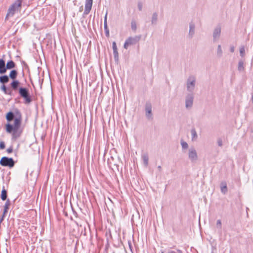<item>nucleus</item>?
Here are the masks:
<instances>
[{
    "mask_svg": "<svg viewBox=\"0 0 253 253\" xmlns=\"http://www.w3.org/2000/svg\"><path fill=\"white\" fill-rule=\"evenodd\" d=\"M158 21V14L157 12H154L152 15L151 23L152 24H156Z\"/></svg>",
    "mask_w": 253,
    "mask_h": 253,
    "instance_id": "nucleus-21",
    "label": "nucleus"
},
{
    "mask_svg": "<svg viewBox=\"0 0 253 253\" xmlns=\"http://www.w3.org/2000/svg\"><path fill=\"white\" fill-rule=\"evenodd\" d=\"M22 75H23V76H24V73L23 71H22Z\"/></svg>",
    "mask_w": 253,
    "mask_h": 253,
    "instance_id": "nucleus-45",
    "label": "nucleus"
},
{
    "mask_svg": "<svg viewBox=\"0 0 253 253\" xmlns=\"http://www.w3.org/2000/svg\"><path fill=\"white\" fill-rule=\"evenodd\" d=\"M18 73L16 70H11L8 76L9 78L12 80L9 85L15 92H18L19 97L24 99V103L29 104L32 101V96L30 95L29 89L27 87L20 86V82L16 80Z\"/></svg>",
    "mask_w": 253,
    "mask_h": 253,
    "instance_id": "nucleus-2",
    "label": "nucleus"
},
{
    "mask_svg": "<svg viewBox=\"0 0 253 253\" xmlns=\"http://www.w3.org/2000/svg\"><path fill=\"white\" fill-rule=\"evenodd\" d=\"M105 35L107 37H109V30L108 29V30H105Z\"/></svg>",
    "mask_w": 253,
    "mask_h": 253,
    "instance_id": "nucleus-37",
    "label": "nucleus"
},
{
    "mask_svg": "<svg viewBox=\"0 0 253 253\" xmlns=\"http://www.w3.org/2000/svg\"><path fill=\"white\" fill-rule=\"evenodd\" d=\"M131 27L133 31L134 32H136L137 29V25L136 22L134 20H132L131 22Z\"/></svg>",
    "mask_w": 253,
    "mask_h": 253,
    "instance_id": "nucleus-24",
    "label": "nucleus"
},
{
    "mask_svg": "<svg viewBox=\"0 0 253 253\" xmlns=\"http://www.w3.org/2000/svg\"><path fill=\"white\" fill-rule=\"evenodd\" d=\"M181 144L183 149H187L188 147V145L186 142L182 141L181 142Z\"/></svg>",
    "mask_w": 253,
    "mask_h": 253,
    "instance_id": "nucleus-30",
    "label": "nucleus"
},
{
    "mask_svg": "<svg viewBox=\"0 0 253 253\" xmlns=\"http://www.w3.org/2000/svg\"><path fill=\"white\" fill-rule=\"evenodd\" d=\"M167 253H177L174 251L169 250L168 252Z\"/></svg>",
    "mask_w": 253,
    "mask_h": 253,
    "instance_id": "nucleus-41",
    "label": "nucleus"
},
{
    "mask_svg": "<svg viewBox=\"0 0 253 253\" xmlns=\"http://www.w3.org/2000/svg\"><path fill=\"white\" fill-rule=\"evenodd\" d=\"M217 54L218 56H219V57H221L222 56V50L221 46L220 45H218Z\"/></svg>",
    "mask_w": 253,
    "mask_h": 253,
    "instance_id": "nucleus-26",
    "label": "nucleus"
},
{
    "mask_svg": "<svg viewBox=\"0 0 253 253\" xmlns=\"http://www.w3.org/2000/svg\"><path fill=\"white\" fill-rule=\"evenodd\" d=\"M195 78L194 77H190L187 82V88L189 91H192L195 85Z\"/></svg>",
    "mask_w": 253,
    "mask_h": 253,
    "instance_id": "nucleus-8",
    "label": "nucleus"
},
{
    "mask_svg": "<svg viewBox=\"0 0 253 253\" xmlns=\"http://www.w3.org/2000/svg\"><path fill=\"white\" fill-rule=\"evenodd\" d=\"M141 38V35L135 36L133 37H129L125 41L124 44V47L125 49H127L128 46L131 45H134L138 43Z\"/></svg>",
    "mask_w": 253,
    "mask_h": 253,
    "instance_id": "nucleus-5",
    "label": "nucleus"
},
{
    "mask_svg": "<svg viewBox=\"0 0 253 253\" xmlns=\"http://www.w3.org/2000/svg\"><path fill=\"white\" fill-rule=\"evenodd\" d=\"M15 164V162L12 158L7 157H2L0 160V165L3 167H7L9 168H13Z\"/></svg>",
    "mask_w": 253,
    "mask_h": 253,
    "instance_id": "nucleus-6",
    "label": "nucleus"
},
{
    "mask_svg": "<svg viewBox=\"0 0 253 253\" xmlns=\"http://www.w3.org/2000/svg\"><path fill=\"white\" fill-rule=\"evenodd\" d=\"M191 133L192 135V140L193 141L196 140L198 138V135L197 132L194 128L191 129Z\"/></svg>",
    "mask_w": 253,
    "mask_h": 253,
    "instance_id": "nucleus-23",
    "label": "nucleus"
},
{
    "mask_svg": "<svg viewBox=\"0 0 253 253\" xmlns=\"http://www.w3.org/2000/svg\"><path fill=\"white\" fill-rule=\"evenodd\" d=\"M143 4L141 2H138V8L139 11H141L142 9Z\"/></svg>",
    "mask_w": 253,
    "mask_h": 253,
    "instance_id": "nucleus-35",
    "label": "nucleus"
},
{
    "mask_svg": "<svg viewBox=\"0 0 253 253\" xmlns=\"http://www.w3.org/2000/svg\"><path fill=\"white\" fill-rule=\"evenodd\" d=\"M7 123L5 125L6 132L11 134V140L16 141L22 135L24 128L21 127L22 114L17 108L9 111L5 115Z\"/></svg>",
    "mask_w": 253,
    "mask_h": 253,
    "instance_id": "nucleus-1",
    "label": "nucleus"
},
{
    "mask_svg": "<svg viewBox=\"0 0 253 253\" xmlns=\"http://www.w3.org/2000/svg\"><path fill=\"white\" fill-rule=\"evenodd\" d=\"M104 30L109 29V28L107 26V22L104 23Z\"/></svg>",
    "mask_w": 253,
    "mask_h": 253,
    "instance_id": "nucleus-38",
    "label": "nucleus"
},
{
    "mask_svg": "<svg viewBox=\"0 0 253 253\" xmlns=\"http://www.w3.org/2000/svg\"><path fill=\"white\" fill-rule=\"evenodd\" d=\"M240 55L242 57H244L245 56V47H244V46H242V47H240Z\"/></svg>",
    "mask_w": 253,
    "mask_h": 253,
    "instance_id": "nucleus-27",
    "label": "nucleus"
},
{
    "mask_svg": "<svg viewBox=\"0 0 253 253\" xmlns=\"http://www.w3.org/2000/svg\"><path fill=\"white\" fill-rule=\"evenodd\" d=\"M9 81V78L7 75H4L0 76V83L4 84L7 83Z\"/></svg>",
    "mask_w": 253,
    "mask_h": 253,
    "instance_id": "nucleus-16",
    "label": "nucleus"
},
{
    "mask_svg": "<svg viewBox=\"0 0 253 253\" xmlns=\"http://www.w3.org/2000/svg\"><path fill=\"white\" fill-rule=\"evenodd\" d=\"M158 169H159V170L160 171H161V170H162V167H161V166H158Z\"/></svg>",
    "mask_w": 253,
    "mask_h": 253,
    "instance_id": "nucleus-42",
    "label": "nucleus"
},
{
    "mask_svg": "<svg viewBox=\"0 0 253 253\" xmlns=\"http://www.w3.org/2000/svg\"><path fill=\"white\" fill-rule=\"evenodd\" d=\"M113 55L114 57V60L116 62H118L119 61V53L118 52V50L113 51Z\"/></svg>",
    "mask_w": 253,
    "mask_h": 253,
    "instance_id": "nucleus-25",
    "label": "nucleus"
},
{
    "mask_svg": "<svg viewBox=\"0 0 253 253\" xmlns=\"http://www.w3.org/2000/svg\"><path fill=\"white\" fill-rule=\"evenodd\" d=\"M21 64L22 65L23 68H25V69L29 70V66L28 64L26 63V62L24 60L21 61Z\"/></svg>",
    "mask_w": 253,
    "mask_h": 253,
    "instance_id": "nucleus-29",
    "label": "nucleus"
},
{
    "mask_svg": "<svg viewBox=\"0 0 253 253\" xmlns=\"http://www.w3.org/2000/svg\"><path fill=\"white\" fill-rule=\"evenodd\" d=\"M220 188L221 192L224 194H226L227 192L228 189L227 184L225 181H223L221 183Z\"/></svg>",
    "mask_w": 253,
    "mask_h": 253,
    "instance_id": "nucleus-18",
    "label": "nucleus"
},
{
    "mask_svg": "<svg viewBox=\"0 0 253 253\" xmlns=\"http://www.w3.org/2000/svg\"><path fill=\"white\" fill-rule=\"evenodd\" d=\"M252 102L253 103V95H252Z\"/></svg>",
    "mask_w": 253,
    "mask_h": 253,
    "instance_id": "nucleus-46",
    "label": "nucleus"
},
{
    "mask_svg": "<svg viewBox=\"0 0 253 253\" xmlns=\"http://www.w3.org/2000/svg\"><path fill=\"white\" fill-rule=\"evenodd\" d=\"M217 144L219 146L221 147L222 146V140L221 138H218L217 140Z\"/></svg>",
    "mask_w": 253,
    "mask_h": 253,
    "instance_id": "nucleus-36",
    "label": "nucleus"
},
{
    "mask_svg": "<svg viewBox=\"0 0 253 253\" xmlns=\"http://www.w3.org/2000/svg\"><path fill=\"white\" fill-rule=\"evenodd\" d=\"M13 151V146L12 145H11L9 147H8L7 149H6V152L8 154H10Z\"/></svg>",
    "mask_w": 253,
    "mask_h": 253,
    "instance_id": "nucleus-33",
    "label": "nucleus"
},
{
    "mask_svg": "<svg viewBox=\"0 0 253 253\" xmlns=\"http://www.w3.org/2000/svg\"><path fill=\"white\" fill-rule=\"evenodd\" d=\"M10 205V200L9 199H8L6 200V201L4 204V211H3V213L5 214L7 212V211L9 209V207Z\"/></svg>",
    "mask_w": 253,
    "mask_h": 253,
    "instance_id": "nucleus-20",
    "label": "nucleus"
},
{
    "mask_svg": "<svg viewBox=\"0 0 253 253\" xmlns=\"http://www.w3.org/2000/svg\"><path fill=\"white\" fill-rule=\"evenodd\" d=\"M5 148V143L3 141L0 142V149L3 150Z\"/></svg>",
    "mask_w": 253,
    "mask_h": 253,
    "instance_id": "nucleus-32",
    "label": "nucleus"
},
{
    "mask_svg": "<svg viewBox=\"0 0 253 253\" xmlns=\"http://www.w3.org/2000/svg\"><path fill=\"white\" fill-rule=\"evenodd\" d=\"M83 6H81L80 7V9H79V11L80 12L82 11H83Z\"/></svg>",
    "mask_w": 253,
    "mask_h": 253,
    "instance_id": "nucleus-43",
    "label": "nucleus"
},
{
    "mask_svg": "<svg viewBox=\"0 0 253 253\" xmlns=\"http://www.w3.org/2000/svg\"><path fill=\"white\" fill-rule=\"evenodd\" d=\"M238 70L240 72H243L245 70L244 66V62L242 60H240L238 63Z\"/></svg>",
    "mask_w": 253,
    "mask_h": 253,
    "instance_id": "nucleus-22",
    "label": "nucleus"
},
{
    "mask_svg": "<svg viewBox=\"0 0 253 253\" xmlns=\"http://www.w3.org/2000/svg\"><path fill=\"white\" fill-rule=\"evenodd\" d=\"M23 0H16L8 8L5 19L7 20L9 17H12L16 11H20Z\"/></svg>",
    "mask_w": 253,
    "mask_h": 253,
    "instance_id": "nucleus-3",
    "label": "nucleus"
},
{
    "mask_svg": "<svg viewBox=\"0 0 253 253\" xmlns=\"http://www.w3.org/2000/svg\"><path fill=\"white\" fill-rule=\"evenodd\" d=\"M193 96L192 94H188L185 100V107L186 108H191L193 105Z\"/></svg>",
    "mask_w": 253,
    "mask_h": 253,
    "instance_id": "nucleus-12",
    "label": "nucleus"
},
{
    "mask_svg": "<svg viewBox=\"0 0 253 253\" xmlns=\"http://www.w3.org/2000/svg\"><path fill=\"white\" fill-rule=\"evenodd\" d=\"M7 191L5 188V186H3L1 192L0 198L2 201L7 200Z\"/></svg>",
    "mask_w": 253,
    "mask_h": 253,
    "instance_id": "nucleus-15",
    "label": "nucleus"
},
{
    "mask_svg": "<svg viewBox=\"0 0 253 253\" xmlns=\"http://www.w3.org/2000/svg\"><path fill=\"white\" fill-rule=\"evenodd\" d=\"M216 227L219 229L220 230H221L222 228V223L220 219H218L217 220L216 222Z\"/></svg>",
    "mask_w": 253,
    "mask_h": 253,
    "instance_id": "nucleus-28",
    "label": "nucleus"
},
{
    "mask_svg": "<svg viewBox=\"0 0 253 253\" xmlns=\"http://www.w3.org/2000/svg\"><path fill=\"white\" fill-rule=\"evenodd\" d=\"M177 251L178 253H183L182 251H181L180 250H177Z\"/></svg>",
    "mask_w": 253,
    "mask_h": 253,
    "instance_id": "nucleus-44",
    "label": "nucleus"
},
{
    "mask_svg": "<svg viewBox=\"0 0 253 253\" xmlns=\"http://www.w3.org/2000/svg\"><path fill=\"white\" fill-rule=\"evenodd\" d=\"M92 2L93 0H85L84 10L83 15V17H85V15L88 14L90 12L92 8Z\"/></svg>",
    "mask_w": 253,
    "mask_h": 253,
    "instance_id": "nucleus-7",
    "label": "nucleus"
},
{
    "mask_svg": "<svg viewBox=\"0 0 253 253\" xmlns=\"http://www.w3.org/2000/svg\"><path fill=\"white\" fill-rule=\"evenodd\" d=\"M188 158L192 162H195L197 160V153L194 148H191L189 150Z\"/></svg>",
    "mask_w": 253,
    "mask_h": 253,
    "instance_id": "nucleus-9",
    "label": "nucleus"
},
{
    "mask_svg": "<svg viewBox=\"0 0 253 253\" xmlns=\"http://www.w3.org/2000/svg\"><path fill=\"white\" fill-rule=\"evenodd\" d=\"M107 13H106L105 15L104 23H105L106 22H107Z\"/></svg>",
    "mask_w": 253,
    "mask_h": 253,
    "instance_id": "nucleus-40",
    "label": "nucleus"
},
{
    "mask_svg": "<svg viewBox=\"0 0 253 253\" xmlns=\"http://www.w3.org/2000/svg\"><path fill=\"white\" fill-rule=\"evenodd\" d=\"M0 90L3 91V92L6 95H8L10 96H13L14 93L13 92L14 91V90H13L11 87H10V86L9 87H7L4 84H2L0 87Z\"/></svg>",
    "mask_w": 253,
    "mask_h": 253,
    "instance_id": "nucleus-10",
    "label": "nucleus"
},
{
    "mask_svg": "<svg viewBox=\"0 0 253 253\" xmlns=\"http://www.w3.org/2000/svg\"><path fill=\"white\" fill-rule=\"evenodd\" d=\"M161 253H164V252H162Z\"/></svg>",
    "mask_w": 253,
    "mask_h": 253,
    "instance_id": "nucleus-47",
    "label": "nucleus"
},
{
    "mask_svg": "<svg viewBox=\"0 0 253 253\" xmlns=\"http://www.w3.org/2000/svg\"><path fill=\"white\" fill-rule=\"evenodd\" d=\"M221 33V28L220 27H217L215 28L213 33V41H215L219 38Z\"/></svg>",
    "mask_w": 253,
    "mask_h": 253,
    "instance_id": "nucleus-14",
    "label": "nucleus"
},
{
    "mask_svg": "<svg viewBox=\"0 0 253 253\" xmlns=\"http://www.w3.org/2000/svg\"><path fill=\"white\" fill-rule=\"evenodd\" d=\"M16 66L15 63L13 60H8L5 64V61L0 58V74H4L6 72L7 70H13Z\"/></svg>",
    "mask_w": 253,
    "mask_h": 253,
    "instance_id": "nucleus-4",
    "label": "nucleus"
},
{
    "mask_svg": "<svg viewBox=\"0 0 253 253\" xmlns=\"http://www.w3.org/2000/svg\"><path fill=\"white\" fill-rule=\"evenodd\" d=\"M146 116L149 119H152V104L150 102H147L145 106Z\"/></svg>",
    "mask_w": 253,
    "mask_h": 253,
    "instance_id": "nucleus-11",
    "label": "nucleus"
},
{
    "mask_svg": "<svg viewBox=\"0 0 253 253\" xmlns=\"http://www.w3.org/2000/svg\"><path fill=\"white\" fill-rule=\"evenodd\" d=\"M230 50L231 52H234V47L233 46H231L230 48Z\"/></svg>",
    "mask_w": 253,
    "mask_h": 253,
    "instance_id": "nucleus-39",
    "label": "nucleus"
},
{
    "mask_svg": "<svg viewBox=\"0 0 253 253\" xmlns=\"http://www.w3.org/2000/svg\"><path fill=\"white\" fill-rule=\"evenodd\" d=\"M195 32V24L191 22L190 23L189 25V35L190 36L191 38H192Z\"/></svg>",
    "mask_w": 253,
    "mask_h": 253,
    "instance_id": "nucleus-19",
    "label": "nucleus"
},
{
    "mask_svg": "<svg viewBox=\"0 0 253 253\" xmlns=\"http://www.w3.org/2000/svg\"><path fill=\"white\" fill-rule=\"evenodd\" d=\"M107 163L110 168L113 169V167H115L119 170V165L114 162V158L113 156H111L108 158Z\"/></svg>",
    "mask_w": 253,
    "mask_h": 253,
    "instance_id": "nucleus-13",
    "label": "nucleus"
},
{
    "mask_svg": "<svg viewBox=\"0 0 253 253\" xmlns=\"http://www.w3.org/2000/svg\"><path fill=\"white\" fill-rule=\"evenodd\" d=\"M142 159L143 162V164L145 167H147L148 165L149 157L147 153H144L142 155Z\"/></svg>",
    "mask_w": 253,
    "mask_h": 253,
    "instance_id": "nucleus-17",
    "label": "nucleus"
},
{
    "mask_svg": "<svg viewBox=\"0 0 253 253\" xmlns=\"http://www.w3.org/2000/svg\"><path fill=\"white\" fill-rule=\"evenodd\" d=\"M127 243L129 247V249H130V251L132 253L133 247L132 245L131 240H128L127 241Z\"/></svg>",
    "mask_w": 253,
    "mask_h": 253,
    "instance_id": "nucleus-31",
    "label": "nucleus"
},
{
    "mask_svg": "<svg viewBox=\"0 0 253 253\" xmlns=\"http://www.w3.org/2000/svg\"><path fill=\"white\" fill-rule=\"evenodd\" d=\"M112 48L113 51L118 50L117 44L115 42H113L112 43Z\"/></svg>",
    "mask_w": 253,
    "mask_h": 253,
    "instance_id": "nucleus-34",
    "label": "nucleus"
}]
</instances>
